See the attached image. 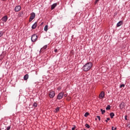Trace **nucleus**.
Instances as JSON below:
<instances>
[{"instance_id":"obj_1","label":"nucleus","mask_w":130,"mask_h":130,"mask_svg":"<svg viewBox=\"0 0 130 130\" xmlns=\"http://www.w3.org/2000/svg\"><path fill=\"white\" fill-rule=\"evenodd\" d=\"M93 66V64H92V62H88L85 64L83 67H82V71L84 72H88V71H90L91 70V68Z\"/></svg>"},{"instance_id":"obj_2","label":"nucleus","mask_w":130,"mask_h":130,"mask_svg":"<svg viewBox=\"0 0 130 130\" xmlns=\"http://www.w3.org/2000/svg\"><path fill=\"white\" fill-rule=\"evenodd\" d=\"M38 39V36L36 34H34L31 36V42H35Z\"/></svg>"},{"instance_id":"obj_3","label":"nucleus","mask_w":130,"mask_h":130,"mask_svg":"<svg viewBox=\"0 0 130 130\" xmlns=\"http://www.w3.org/2000/svg\"><path fill=\"white\" fill-rule=\"evenodd\" d=\"M35 18V13L32 12L30 14V16L29 17V22H32V20Z\"/></svg>"},{"instance_id":"obj_4","label":"nucleus","mask_w":130,"mask_h":130,"mask_svg":"<svg viewBox=\"0 0 130 130\" xmlns=\"http://www.w3.org/2000/svg\"><path fill=\"white\" fill-rule=\"evenodd\" d=\"M63 92H60L57 95V99H58V100L62 99V98L63 97Z\"/></svg>"},{"instance_id":"obj_5","label":"nucleus","mask_w":130,"mask_h":130,"mask_svg":"<svg viewBox=\"0 0 130 130\" xmlns=\"http://www.w3.org/2000/svg\"><path fill=\"white\" fill-rule=\"evenodd\" d=\"M55 96V92L54 91L52 90L49 93V97L50 98H53Z\"/></svg>"},{"instance_id":"obj_6","label":"nucleus","mask_w":130,"mask_h":130,"mask_svg":"<svg viewBox=\"0 0 130 130\" xmlns=\"http://www.w3.org/2000/svg\"><path fill=\"white\" fill-rule=\"evenodd\" d=\"M119 107H120V109H123V108L125 107V104H124L123 102L121 103Z\"/></svg>"},{"instance_id":"obj_7","label":"nucleus","mask_w":130,"mask_h":130,"mask_svg":"<svg viewBox=\"0 0 130 130\" xmlns=\"http://www.w3.org/2000/svg\"><path fill=\"white\" fill-rule=\"evenodd\" d=\"M21 10V6H16L15 9H14V11L15 12H19Z\"/></svg>"},{"instance_id":"obj_8","label":"nucleus","mask_w":130,"mask_h":130,"mask_svg":"<svg viewBox=\"0 0 130 130\" xmlns=\"http://www.w3.org/2000/svg\"><path fill=\"white\" fill-rule=\"evenodd\" d=\"M104 96H105V93L104 91H102L100 94V98L103 99L104 98Z\"/></svg>"},{"instance_id":"obj_9","label":"nucleus","mask_w":130,"mask_h":130,"mask_svg":"<svg viewBox=\"0 0 130 130\" xmlns=\"http://www.w3.org/2000/svg\"><path fill=\"white\" fill-rule=\"evenodd\" d=\"M2 21L4 22H7L8 21V16H5L2 18Z\"/></svg>"},{"instance_id":"obj_10","label":"nucleus","mask_w":130,"mask_h":130,"mask_svg":"<svg viewBox=\"0 0 130 130\" xmlns=\"http://www.w3.org/2000/svg\"><path fill=\"white\" fill-rule=\"evenodd\" d=\"M36 27H37V22H36L31 26V29H36Z\"/></svg>"},{"instance_id":"obj_11","label":"nucleus","mask_w":130,"mask_h":130,"mask_svg":"<svg viewBox=\"0 0 130 130\" xmlns=\"http://www.w3.org/2000/svg\"><path fill=\"white\" fill-rule=\"evenodd\" d=\"M56 6H57V3H54V4H52V5L51 6V10L54 9V8L56 7Z\"/></svg>"},{"instance_id":"obj_12","label":"nucleus","mask_w":130,"mask_h":130,"mask_svg":"<svg viewBox=\"0 0 130 130\" xmlns=\"http://www.w3.org/2000/svg\"><path fill=\"white\" fill-rule=\"evenodd\" d=\"M28 78H29V75L28 74H26L23 77V80H24V81H27V79Z\"/></svg>"},{"instance_id":"obj_13","label":"nucleus","mask_w":130,"mask_h":130,"mask_svg":"<svg viewBox=\"0 0 130 130\" xmlns=\"http://www.w3.org/2000/svg\"><path fill=\"white\" fill-rule=\"evenodd\" d=\"M122 25V21H120L117 23V27H120Z\"/></svg>"},{"instance_id":"obj_14","label":"nucleus","mask_w":130,"mask_h":130,"mask_svg":"<svg viewBox=\"0 0 130 130\" xmlns=\"http://www.w3.org/2000/svg\"><path fill=\"white\" fill-rule=\"evenodd\" d=\"M110 116L111 118H113V116H114V113L112 112L110 113Z\"/></svg>"},{"instance_id":"obj_15","label":"nucleus","mask_w":130,"mask_h":130,"mask_svg":"<svg viewBox=\"0 0 130 130\" xmlns=\"http://www.w3.org/2000/svg\"><path fill=\"white\" fill-rule=\"evenodd\" d=\"M37 103L35 102L32 105V107H34V108H36V107H37Z\"/></svg>"},{"instance_id":"obj_16","label":"nucleus","mask_w":130,"mask_h":130,"mask_svg":"<svg viewBox=\"0 0 130 130\" xmlns=\"http://www.w3.org/2000/svg\"><path fill=\"white\" fill-rule=\"evenodd\" d=\"M47 30H48V25H46L45 26L44 30L47 31Z\"/></svg>"},{"instance_id":"obj_17","label":"nucleus","mask_w":130,"mask_h":130,"mask_svg":"<svg viewBox=\"0 0 130 130\" xmlns=\"http://www.w3.org/2000/svg\"><path fill=\"white\" fill-rule=\"evenodd\" d=\"M59 107H57L55 109V110H54V112H56V113H57V112H58V111H59Z\"/></svg>"},{"instance_id":"obj_18","label":"nucleus","mask_w":130,"mask_h":130,"mask_svg":"<svg viewBox=\"0 0 130 130\" xmlns=\"http://www.w3.org/2000/svg\"><path fill=\"white\" fill-rule=\"evenodd\" d=\"M110 105H108L107 107L106 108V110H110Z\"/></svg>"},{"instance_id":"obj_19","label":"nucleus","mask_w":130,"mask_h":130,"mask_svg":"<svg viewBox=\"0 0 130 130\" xmlns=\"http://www.w3.org/2000/svg\"><path fill=\"white\" fill-rule=\"evenodd\" d=\"M101 111L102 112V114H104V113H105V110H103V109H101Z\"/></svg>"},{"instance_id":"obj_20","label":"nucleus","mask_w":130,"mask_h":130,"mask_svg":"<svg viewBox=\"0 0 130 130\" xmlns=\"http://www.w3.org/2000/svg\"><path fill=\"white\" fill-rule=\"evenodd\" d=\"M85 126H86V127H87V128H90V125H89V124H87V123L85 124Z\"/></svg>"},{"instance_id":"obj_21","label":"nucleus","mask_w":130,"mask_h":130,"mask_svg":"<svg viewBox=\"0 0 130 130\" xmlns=\"http://www.w3.org/2000/svg\"><path fill=\"white\" fill-rule=\"evenodd\" d=\"M4 35V32L0 31V37H2Z\"/></svg>"},{"instance_id":"obj_22","label":"nucleus","mask_w":130,"mask_h":130,"mask_svg":"<svg viewBox=\"0 0 130 130\" xmlns=\"http://www.w3.org/2000/svg\"><path fill=\"white\" fill-rule=\"evenodd\" d=\"M47 48V45H45L42 49H46Z\"/></svg>"},{"instance_id":"obj_23","label":"nucleus","mask_w":130,"mask_h":130,"mask_svg":"<svg viewBox=\"0 0 130 130\" xmlns=\"http://www.w3.org/2000/svg\"><path fill=\"white\" fill-rule=\"evenodd\" d=\"M88 115H89V113L88 112L85 113L84 114L85 117H87V116H88Z\"/></svg>"},{"instance_id":"obj_24","label":"nucleus","mask_w":130,"mask_h":130,"mask_svg":"<svg viewBox=\"0 0 130 130\" xmlns=\"http://www.w3.org/2000/svg\"><path fill=\"white\" fill-rule=\"evenodd\" d=\"M11 129V125L8 126L7 128H6V130H10Z\"/></svg>"},{"instance_id":"obj_25","label":"nucleus","mask_w":130,"mask_h":130,"mask_svg":"<svg viewBox=\"0 0 130 130\" xmlns=\"http://www.w3.org/2000/svg\"><path fill=\"white\" fill-rule=\"evenodd\" d=\"M125 86L124 84L120 85V88L124 87Z\"/></svg>"},{"instance_id":"obj_26","label":"nucleus","mask_w":130,"mask_h":130,"mask_svg":"<svg viewBox=\"0 0 130 130\" xmlns=\"http://www.w3.org/2000/svg\"><path fill=\"white\" fill-rule=\"evenodd\" d=\"M108 120H110V118H107V119L105 120L106 122H108Z\"/></svg>"},{"instance_id":"obj_27","label":"nucleus","mask_w":130,"mask_h":130,"mask_svg":"<svg viewBox=\"0 0 130 130\" xmlns=\"http://www.w3.org/2000/svg\"><path fill=\"white\" fill-rule=\"evenodd\" d=\"M96 117H97V118H98L99 121L101 120V118L100 117V116H97Z\"/></svg>"},{"instance_id":"obj_28","label":"nucleus","mask_w":130,"mask_h":130,"mask_svg":"<svg viewBox=\"0 0 130 130\" xmlns=\"http://www.w3.org/2000/svg\"><path fill=\"white\" fill-rule=\"evenodd\" d=\"M116 127L114 128V126H112V130H116Z\"/></svg>"},{"instance_id":"obj_29","label":"nucleus","mask_w":130,"mask_h":130,"mask_svg":"<svg viewBox=\"0 0 130 130\" xmlns=\"http://www.w3.org/2000/svg\"><path fill=\"white\" fill-rule=\"evenodd\" d=\"M99 2V0H95V3H94L95 5H96L97 3H98Z\"/></svg>"},{"instance_id":"obj_30","label":"nucleus","mask_w":130,"mask_h":130,"mask_svg":"<svg viewBox=\"0 0 130 130\" xmlns=\"http://www.w3.org/2000/svg\"><path fill=\"white\" fill-rule=\"evenodd\" d=\"M75 128H76V125H74V127L72 128V130H75Z\"/></svg>"},{"instance_id":"obj_31","label":"nucleus","mask_w":130,"mask_h":130,"mask_svg":"<svg viewBox=\"0 0 130 130\" xmlns=\"http://www.w3.org/2000/svg\"><path fill=\"white\" fill-rule=\"evenodd\" d=\"M124 117H125V120H127V116L126 115V116H125Z\"/></svg>"},{"instance_id":"obj_32","label":"nucleus","mask_w":130,"mask_h":130,"mask_svg":"<svg viewBox=\"0 0 130 130\" xmlns=\"http://www.w3.org/2000/svg\"><path fill=\"white\" fill-rule=\"evenodd\" d=\"M63 96H64V97H67V96H68V94H63Z\"/></svg>"},{"instance_id":"obj_33","label":"nucleus","mask_w":130,"mask_h":130,"mask_svg":"<svg viewBox=\"0 0 130 130\" xmlns=\"http://www.w3.org/2000/svg\"><path fill=\"white\" fill-rule=\"evenodd\" d=\"M54 52H57V49H55Z\"/></svg>"},{"instance_id":"obj_34","label":"nucleus","mask_w":130,"mask_h":130,"mask_svg":"<svg viewBox=\"0 0 130 130\" xmlns=\"http://www.w3.org/2000/svg\"><path fill=\"white\" fill-rule=\"evenodd\" d=\"M5 1H7V0H2V2H5Z\"/></svg>"},{"instance_id":"obj_35","label":"nucleus","mask_w":130,"mask_h":130,"mask_svg":"<svg viewBox=\"0 0 130 130\" xmlns=\"http://www.w3.org/2000/svg\"><path fill=\"white\" fill-rule=\"evenodd\" d=\"M36 75H38L37 72H36Z\"/></svg>"},{"instance_id":"obj_36","label":"nucleus","mask_w":130,"mask_h":130,"mask_svg":"<svg viewBox=\"0 0 130 130\" xmlns=\"http://www.w3.org/2000/svg\"><path fill=\"white\" fill-rule=\"evenodd\" d=\"M84 130H87V129H84Z\"/></svg>"}]
</instances>
